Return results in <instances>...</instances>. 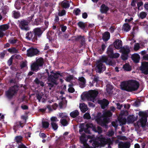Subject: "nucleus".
<instances>
[{
  "label": "nucleus",
  "mask_w": 148,
  "mask_h": 148,
  "mask_svg": "<svg viewBox=\"0 0 148 148\" xmlns=\"http://www.w3.org/2000/svg\"><path fill=\"white\" fill-rule=\"evenodd\" d=\"M74 77L73 75H69L66 77L65 80L67 82H70L71 80L73 79Z\"/></svg>",
  "instance_id": "nucleus-45"
},
{
  "label": "nucleus",
  "mask_w": 148,
  "mask_h": 148,
  "mask_svg": "<svg viewBox=\"0 0 148 148\" xmlns=\"http://www.w3.org/2000/svg\"><path fill=\"white\" fill-rule=\"evenodd\" d=\"M50 73H51L50 75L48 77L47 79L48 82H50L47 83L50 90H51L54 85L56 84L57 79L59 77V76H62L59 71H57L56 73H54L52 71H50Z\"/></svg>",
  "instance_id": "nucleus-4"
},
{
  "label": "nucleus",
  "mask_w": 148,
  "mask_h": 148,
  "mask_svg": "<svg viewBox=\"0 0 148 148\" xmlns=\"http://www.w3.org/2000/svg\"><path fill=\"white\" fill-rule=\"evenodd\" d=\"M77 25L79 27L83 29L85 28L86 27L85 23L82 21H79L77 23Z\"/></svg>",
  "instance_id": "nucleus-42"
},
{
  "label": "nucleus",
  "mask_w": 148,
  "mask_h": 148,
  "mask_svg": "<svg viewBox=\"0 0 148 148\" xmlns=\"http://www.w3.org/2000/svg\"><path fill=\"white\" fill-rule=\"evenodd\" d=\"M51 122L56 123V122L58 121V120L56 117H52L51 118Z\"/></svg>",
  "instance_id": "nucleus-56"
},
{
  "label": "nucleus",
  "mask_w": 148,
  "mask_h": 148,
  "mask_svg": "<svg viewBox=\"0 0 148 148\" xmlns=\"http://www.w3.org/2000/svg\"><path fill=\"white\" fill-rule=\"evenodd\" d=\"M41 27L34 28L32 31L28 32L25 34V38L28 40L37 43L38 38L42 36L43 31Z\"/></svg>",
  "instance_id": "nucleus-2"
},
{
  "label": "nucleus",
  "mask_w": 148,
  "mask_h": 148,
  "mask_svg": "<svg viewBox=\"0 0 148 148\" xmlns=\"http://www.w3.org/2000/svg\"><path fill=\"white\" fill-rule=\"evenodd\" d=\"M139 48L140 45L139 43H137L134 45V49L135 51H137Z\"/></svg>",
  "instance_id": "nucleus-57"
},
{
  "label": "nucleus",
  "mask_w": 148,
  "mask_h": 148,
  "mask_svg": "<svg viewBox=\"0 0 148 148\" xmlns=\"http://www.w3.org/2000/svg\"><path fill=\"white\" fill-rule=\"evenodd\" d=\"M86 128L85 129L84 132L88 134H90V130L89 129L91 128L92 131L99 134H101L102 132V128L99 126H97L96 128L95 125L92 123H88L86 125Z\"/></svg>",
  "instance_id": "nucleus-5"
},
{
  "label": "nucleus",
  "mask_w": 148,
  "mask_h": 148,
  "mask_svg": "<svg viewBox=\"0 0 148 148\" xmlns=\"http://www.w3.org/2000/svg\"><path fill=\"white\" fill-rule=\"evenodd\" d=\"M84 118L85 119H90L91 118V116H90V114L88 113H86L84 114Z\"/></svg>",
  "instance_id": "nucleus-54"
},
{
  "label": "nucleus",
  "mask_w": 148,
  "mask_h": 148,
  "mask_svg": "<svg viewBox=\"0 0 148 148\" xmlns=\"http://www.w3.org/2000/svg\"><path fill=\"white\" fill-rule=\"evenodd\" d=\"M98 94V91L95 90H91L89 92L85 94L84 95V97L88 101L94 102Z\"/></svg>",
  "instance_id": "nucleus-6"
},
{
  "label": "nucleus",
  "mask_w": 148,
  "mask_h": 148,
  "mask_svg": "<svg viewBox=\"0 0 148 148\" xmlns=\"http://www.w3.org/2000/svg\"><path fill=\"white\" fill-rule=\"evenodd\" d=\"M106 91L108 94H110L112 93V91L113 89V86L111 84H108L106 86Z\"/></svg>",
  "instance_id": "nucleus-28"
},
{
  "label": "nucleus",
  "mask_w": 148,
  "mask_h": 148,
  "mask_svg": "<svg viewBox=\"0 0 148 148\" xmlns=\"http://www.w3.org/2000/svg\"><path fill=\"white\" fill-rule=\"evenodd\" d=\"M119 122L121 123L123 125H124L125 124L126 122V120L125 118H121L119 119Z\"/></svg>",
  "instance_id": "nucleus-53"
},
{
  "label": "nucleus",
  "mask_w": 148,
  "mask_h": 148,
  "mask_svg": "<svg viewBox=\"0 0 148 148\" xmlns=\"http://www.w3.org/2000/svg\"><path fill=\"white\" fill-rule=\"evenodd\" d=\"M47 38L49 41L52 42L56 40L57 38V36L54 32L51 31L48 33L47 35Z\"/></svg>",
  "instance_id": "nucleus-17"
},
{
  "label": "nucleus",
  "mask_w": 148,
  "mask_h": 148,
  "mask_svg": "<svg viewBox=\"0 0 148 148\" xmlns=\"http://www.w3.org/2000/svg\"><path fill=\"white\" fill-rule=\"evenodd\" d=\"M99 140L101 144V147H103L106 145L107 144V140H106L105 138L101 137L99 138Z\"/></svg>",
  "instance_id": "nucleus-27"
},
{
  "label": "nucleus",
  "mask_w": 148,
  "mask_h": 148,
  "mask_svg": "<svg viewBox=\"0 0 148 148\" xmlns=\"http://www.w3.org/2000/svg\"><path fill=\"white\" fill-rule=\"evenodd\" d=\"M75 38V41H79L80 43V45L81 47L84 45L85 44V39L84 36H82L81 35H78L73 37Z\"/></svg>",
  "instance_id": "nucleus-14"
},
{
  "label": "nucleus",
  "mask_w": 148,
  "mask_h": 148,
  "mask_svg": "<svg viewBox=\"0 0 148 148\" xmlns=\"http://www.w3.org/2000/svg\"><path fill=\"white\" fill-rule=\"evenodd\" d=\"M60 122L62 125L66 126L68 124V123L66 119H62L60 120Z\"/></svg>",
  "instance_id": "nucleus-43"
},
{
  "label": "nucleus",
  "mask_w": 148,
  "mask_h": 148,
  "mask_svg": "<svg viewBox=\"0 0 148 148\" xmlns=\"http://www.w3.org/2000/svg\"><path fill=\"white\" fill-rule=\"evenodd\" d=\"M110 110H108L104 112L102 115L101 113H98L96 118V121L98 124L105 129L108 127V124L109 122V117L112 115L111 111L114 112L116 108L114 106H111L110 108Z\"/></svg>",
  "instance_id": "nucleus-1"
},
{
  "label": "nucleus",
  "mask_w": 148,
  "mask_h": 148,
  "mask_svg": "<svg viewBox=\"0 0 148 148\" xmlns=\"http://www.w3.org/2000/svg\"><path fill=\"white\" fill-rule=\"evenodd\" d=\"M98 103L100 104L101 107L102 109H105L109 104L108 101L105 99L99 100Z\"/></svg>",
  "instance_id": "nucleus-15"
},
{
  "label": "nucleus",
  "mask_w": 148,
  "mask_h": 148,
  "mask_svg": "<svg viewBox=\"0 0 148 148\" xmlns=\"http://www.w3.org/2000/svg\"><path fill=\"white\" fill-rule=\"evenodd\" d=\"M39 66L35 62H33L31 66V70L33 71L36 72L40 69Z\"/></svg>",
  "instance_id": "nucleus-21"
},
{
  "label": "nucleus",
  "mask_w": 148,
  "mask_h": 148,
  "mask_svg": "<svg viewBox=\"0 0 148 148\" xmlns=\"http://www.w3.org/2000/svg\"><path fill=\"white\" fill-rule=\"evenodd\" d=\"M99 81V77L98 76L96 75H93V79L92 81L93 82L95 83H96L95 85L96 87H98L99 86V84H98Z\"/></svg>",
  "instance_id": "nucleus-26"
},
{
  "label": "nucleus",
  "mask_w": 148,
  "mask_h": 148,
  "mask_svg": "<svg viewBox=\"0 0 148 148\" xmlns=\"http://www.w3.org/2000/svg\"><path fill=\"white\" fill-rule=\"evenodd\" d=\"M119 148H129L130 146V142H120L118 145Z\"/></svg>",
  "instance_id": "nucleus-18"
},
{
  "label": "nucleus",
  "mask_w": 148,
  "mask_h": 148,
  "mask_svg": "<svg viewBox=\"0 0 148 148\" xmlns=\"http://www.w3.org/2000/svg\"><path fill=\"white\" fill-rule=\"evenodd\" d=\"M18 40L16 38H12L8 40V42L10 44L14 45L16 44Z\"/></svg>",
  "instance_id": "nucleus-36"
},
{
  "label": "nucleus",
  "mask_w": 148,
  "mask_h": 148,
  "mask_svg": "<svg viewBox=\"0 0 148 148\" xmlns=\"http://www.w3.org/2000/svg\"><path fill=\"white\" fill-rule=\"evenodd\" d=\"M140 70L145 75L148 74V62H143L140 66Z\"/></svg>",
  "instance_id": "nucleus-13"
},
{
  "label": "nucleus",
  "mask_w": 148,
  "mask_h": 148,
  "mask_svg": "<svg viewBox=\"0 0 148 148\" xmlns=\"http://www.w3.org/2000/svg\"><path fill=\"white\" fill-rule=\"evenodd\" d=\"M103 64L101 62L97 61V63L96 66V70L99 73H101L102 71V69L103 68Z\"/></svg>",
  "instance_id": "nucleus-24"
},
{
  "label": "nucleus",
  "mask_w": 148,
  "mask_h": 148,
  "mask_svg": "<svg viewBox=\"0 0 148 148\" xmlns=\"http://www.w3.org/2000/svg\"><path fill=\"white\" fill-rule=\"evenodd\" d=\"M23 123L21 121H17L15 123L14 126V130L16 133L17 130V129L20 127L23 128L24 126Z\"/></svg>",
  "instance_id": "nucleus-19"
},
{
  "label": "nucleus",
  "mask_w": 148,
  "mask_h": 148,
  "mask_svg": "<svg viewBox=\"0 0 148 148\" xmlns=\"http://www.w3.org/2000/svg\"><path fill=\"white\" fill-rule=\"evenodd\" d=\"M120 51L122 53L121 57L122 60H127L128 58L129 53L130 51V49L123 47L120 49Z\"/></svg>",
  "instance_id": "nucleus-11"
},
{
  "label": "nucleus",
  "mask_w": 148,
  "mask_h": 148,
  "mask_svg": "<svg viewBox=\"0 0 148 148\" xmlns=\"http://www.w3.org/2000/svg\"><path fill=\"white\" fill-rule=\"evenodd\" d=\"M109 10V7L104 4H102L101 6L100 11L101 13L106 14Z\"/></svg>",
  "instance_id": "nucleus-20"
},
{
  "label": "nucleus",
  "mask_w": 148,
  "mask_h": 148,
  "mask_svg": "<svg viewBox=\"0 0 148 148\" xmlns=\"http://www.w3.org/2000/svg\"><path fill=\"white\" fill-rule=\"evenodd\" d=\"M23 137L21 136H17L15 137L14 140L16 142L18 145L20 143H22L21 141H22Z\"/></svg>",
  "instance_id": "nucleus-30"
},
{
  "label": "nucleus",
  "mask_w": 148,
  "mask_h": 148,
  "mask_svg": "<svg viewBox=\"0 0 148 148\" xmlns=\"http://www.w3.org/2000/svg\"><path fill=\"white\" fill-rule=\"evenodd\" d=\"M7 50L11 54L16 53L18 52V50L14 47L10 48Z\"/></svg>",
  "instance_id": "nucleus-37"
},
{
  "label": "nucleus",
  "mask_w": 148,
  "mask_h": 148,
  "mask_svg": "<svg viewBox=\"0 0 148 148\" xmlns=\"http://www.w3.org/2000/svg\"><path fill=\"white\" fill-rule=\"evenodd\" d=\"M43 22V20L42 19L40 18H38L35 20L34 22V24L35 25H40Z\"/></svg>",
  "instance_id": "nucleus-35"
},
{
  "label": "nucleus",
  "mask_w": 148,
  "mask_h": 148,
  "mask_svg": "<svg viewBox=\"0 0 148 148\" xmlns=\"http://www.w3.org/2000/svg\"><path fill=\"white\" fill-rule=\"evenodd\" d=\"M79 114V113L78 110H75L71 112L70 113V115L72 117L74 118L78 116Z\"/></svg>",
  "instance_id": "nucleus-34"
},
{
  "label": "nucleus",
  "mask_w": 148,
  "mask_h": 148,
  "mask_svg": "<svg viewBox=\"0 0 148 148\" xmlns=\"http://www.w3.org/2000/svg\"><path fill=\"white\" fill-rule=\"evenodd\" d=\"M78 80L79 81V82H86V80L83 77H82L79 78Z\"/></svg>",
  "instance_id": "nucleus-61"
},
{
  "label": "nucleus",
  "mask_w": 148,
  "mask_h": 148,
  "mask_svg": "<svg viewBox=\"0 0 148 148\" xmlns=\"http://www.w3.org/2000/svg\"><path fill=\"white\" fill-rule=\"evenodd\" d=\"M73 85L70 84L69 85V87L68 89V91L69 92L73 93L75 92V90L74 88L72 87Z\"/></svg>",
  "instance_id": "nucleus-47"
},
{
  "label": "nucleus",
  "mask_w": 148,
  "mask_h": 148,
  "mask_svg": "<svg viewBox=\"0 0 148 148\" xmlns=\"http://www.w3.org/2000/svg\"><path fill=\"white\" fill-rule=\"evenodd\" d=\"M18 27L22 30L27 31L29 29V22L26 19H22L18 21Z\"/></svg>",
  "instance_id": "nucleus-8"
},
{
  "label": "nucleus",
  "mask_w": 148,
  "mask_h": 148,
  "mask_svg": "<svg viewBox=\"0 0 148 148\" xmlns=\"http://www.w3.org/2000/svg\"><path fill=\"white\" fill-rule=\"evenodd\" d=\"M10 27L9 23L4 24L0 25V29L3 31L8 29Z\"/></svg>",
  "instance_id": "nucleus-29"
},
{
  "label": "nucleus",
  "mask_w": 148,
  "mask_h": 148,
  "mask_svg": "<svg viewBox=\"0 0 148 148\" xmlns=\"http://www.w3.org/2000/svg\"><path fill=\"white\" fill-rule=\"evenodd\" d=\"M139 83L135 80H131L127 82H123L121 84V89L127 92L135 91L138 88Z\"/></svg>",
  "instance_id": "nucleus-3"
},
{
  "label": "nucleus",
  "mask_w": 148,
  "mask_h": 148,
  "mask_svg": "<svg viewBox=\"0 0 148 148\" xmlns=\"http://www.w3.org/2000/svg\"><path fill=\"white\" fill-rule=\"evenodd\" d=\"M131 58L135 63H138L139 61L140 57L139 54H135L132 55Z\"/></svg>",
  "instance_id": "nucleus-22"
},
{
  "label": "nucleus",
  "mask_w": 148,
  "mask_h": 148,
  "mask_svg": "<svg viewBox=\"0 0 148 148\" xmlns=\"http://www.w3.org/2000/svg\"><path fill=\"white\" fill-rule=\"evenodd\" d=\"M127 120L128 122L130 123H133L134 121V119L132 116H129L127 118Z\"/></svg>",
  "instance_id": "nucleus-52"
},
{
  "label": "nucleus",
  "mask_w": 148,
  "mask_h": 148,
  "mask_svg": "<svg viewBox=\"0 0 148 148\" xmlns=\"http://www.w3.org/2000/svg\"><path fill=\"white\" fill-rule=\"evenodd\" d=\"M80 12L81 10L79 8H76L73 11V13L76 16L79 15Z\"/></svg>",
  "instance_id": "nucleus-49"
},
{
  "label": "nucleus",
  "mask_w": 148,
  "mask_h": 148,
  "mask_svg": "<svg viewBox=\"0 0 148 148\" xmlns=\"http://www.w3.org/2000/svg\"><path fill=\"white\" fill-rule=\"evenodd\" d=\"M39 51L36 48L31 47L27 50V55L28 57H32L36 55L38 53Z\"/></svg>",
  "instance_id": "nucleus-12"
},
{
  "label": "nucleus",
  "mask_w": 148,
  "mask_h": 148,
  "mask_svg": "<svg viewBox=\"0 0 148 148\" xmlns=\"http://www.w3.org/2000/svg\"><path fill=\"white\" fill-rule=\"evenodd\" d=\"M42 126L44 128H48L49 125L48 122L47 121H42Z\"/></svg>",
  "instance_id": "nucleus-48"
},
{
  "label": "nucleus",
  "mask_w": 148,
  "mask_h": 148,
  "mask_svg": "<svg viewBox=\"0 0 148 148\" xmlns=\"http://www.w3.org/2000/svg\"><path fill=\"white\" fill-rule=\"evenodd\" d=\"M86 82H79V86L82 88H83L85 87Z\"/></svg>",
  "instance_id": "nucleus-63"
},
{
  "label": "nucleus",
  "mask_w": 148,
  "mask_h": 148,
  "mask_svg": "<svg viewBox=\"0 0 148 148\" xmlns=\"http://www.w3.org/2000/svg\"><path fill=\"white\" fill-rule=\"evenodd\" d=\"M13 56H12L8 61V63L9 66L11 65L12 64L13 59Z\"/></svg>",
  "instance_id": "nucleus-58"
},
{
  "label": "nucleus",
  "mask_w": 148,
  "mask_h": 148,
  "mask_svg": "<svg viewBox=\"0 0 148 148\" xmlns=\"http://www.w3.org/2000/svg\"><path fill=\"white\" fill-rule=\"evenodd\" d=\"M18 89V87L17 85H14L11 87L6 92V94L7 97L10 99H12L14 95L17 93Z\"/></svg>",
  "instance_id": "nucleus-7"
},
{
  "label": "nucleus",
  "mask_w": 148,
  "mask_h": 148,
  "mask_svg": "<svg viewBox=\"0 0 148 148\" xmlns=\"http://www.w3.org/2000/svg\"><path fill=\"white\" fill-rule=\"evenodd\" d=\"M37 63L39 67H42L43 66L44 63V59L42 58H40L38 59L36 58V60L35 62Z\"/></svg>",
  "instance_id": "nucleus-23"
},
{
  "label": "nucleus",
  "mask_w": 148,
  "mask_h": 148,
  "mask_svg": "<svg viewBox=\"0 0 148 148\" xmlns=\"http://www.w3.org/2000/svg\"><path fill=\"white\" fill-rule=\"evenodd\" d=\"M123 68L127 71H130L132 69L130 65L126 63L123 65Z\"/></svg>",
  "instance_id": "nucleus-40"
},
{
  "label": "nucleus",
  "mask_w": 148,
  "mask_h": 148,
  "mask_svg": "<svg viewBox=\"0 0 148 148\" xmlns=\"http://www.w3.org/2000/svg\"><path fill=\"white\" fill-rule=\"evenodd\" d=\"M108 58H107L105 56H103L101 59L100 60L98 61L99 62H101L102 63H103V62H105L106 64L107 62V61H108Z\"/></svg>",
  "instance_id": "nucleus-44"
},
{
  "label": "nucleus",
  "mask_w": 148,
  "mask_h": 148,
  "mask_svg": "<svg viewBox=\"0 0 148 148\" xmlns=\"http://www.w3.org/2000/svg\"><path fill=\"white\" fill-rule=\"evenodd\" d=\"M63 139L61 137H59L56 141V143L58 146H61L63 143Z\"/></svg>",
  "instance_id": "nucleus-38"
},
{
  "label": "nucleus",
  "mask_w": 148,
  "mask_h": 148,
  "mask_svg": "<svg viewBox=\"0 0 148 148\" xmlns=\"http://www.w3.org/2000/svg\"><path fill=\"white\" fill-rule=\"evenodd\" d=\"M138 115L141 117L140 119L141 126L143 127L145 126L146 123L147 121V114L142 111H139Z\"/></svg>",
  "instance_id": "nucleus-10"
},
{
  "label": "nucleus",
  "mask_w": 148,
  "mask_h": 148,
  "mask_svg": "<svg viewBox=\"0 0 148 148\" xmlns=\"http://www.w3.org/2000/svg\"><path fill=\"white\" fill-rule=\"evenodd\" d=\"M61 27V29L62 32H64L67 29V27L65 26L62 25L60 26Z\"/></svg>",
  "instance_id": "nucleus-62"
},
{
  "label": "nucleus",
  "mask_w": 148,
  "mask_h": 148,
  "mask_svg": "<svg viewBox=\"0 0 148 148\" xmlns=\"http://www.w3.org/2000/svg\"><path fill=\"white\" fill-rule=\"evenodd\" d=\"M143 3L142 1H140V2H138L137 3V6L138 9H139L140 7L143 5Z\"/></svg>",
  "instance_id": "nucleus-60"
},
{
  "label": "nucleus",
  "mask_w": 148,
  "mask_h": 148,
  "mask_svg": "<svg viewBox=\"0 0 148 148\" xmlns=\"http://www.w3.org/2000/svg\"><path fill=\"white\" fill-rule=\"evenodd\" d=\"M17 10H19L21 8L20 3L18 1H16L14 4Z\"/></svg>",
  "instance_id": "nucleus-51"
},
{
  "label": "nucleus",
  "mask_w": 148,
  "mask_h": 148,
  "mask_svg": "<svg viewBox=\"0 0 148 148\" xmlns=\"http://www.w3.org/2000/svg\"><path fill=\"white\" fill-rule=\"evenodd\" d=\"M66 14V11L64 10H63L61 11H59L58 12V16H62L65 15Z\"/></svg>",
  "instance_id": "nucleus-50"
},
{
  "label": "nucleus",
  "mask_w": 148,
  "mask_h": 148,
  "mask_svg": "<svg viewBox=\"0 0 148 148\" xmlns=\"http://www.w3.org/2000/svg\"><path fill=\"white\" fill-rule=\"evenodd\" d=\"M12 13L13 16L16 19L18 18L21 16L20 12L18 11H13L12 12Z\"/></svg>",
  "instance_id": "nucleus-33"
},
{
  "label": "nucleus",
  "mask_w": 148,
  "mask_h": 148,
  "mask_svg": "<svg viewBox=\"0 0 148 148\" xmlns=\"http://www.w3.org/2000/svg\"><path fill=\"white\" fill-rule=\"evenodd\" d=\"M79 108L81 111L83 113L85 112L88 110L87 106H85L84 103L80 104Z\"/></svg>",
  "instance_id": "nucleus-32"
},
{
  "label": "nucleus",
  "mask_w": 148,
  "mask_h": 148,
  "mask_svg": "<svg viewBox=\"0 0 148 148\" xmlns=\"http://www.w3.org/2000/svg\"><path fill=\"white\" fill-rule=\"evenodd\" d=\"M51 124L54 130H56L58 128V126L56 123L51 122Z\"/></svg>",
  "instance_id": "nucleus-46"
},
{
  "label": "nucleus",
  "mask_w": 148,
  "mask_h": 148,
  "mask_svg": "<svg viewBox=\"0 0 148 148\" xmlns=\"http://www.w3.org/2000/svg\"><path fill=\"white\" fill-rule=\"evenodd\" d=\"M144 7L145 10L148 11V2H146L144 4Z\"/></svg>",
  "instance_id": "nucleus-64"
},
{
  "label": "nucleus",
  "mask_w": 148,
  "mask_h": 148,
  "mask_svg": "<svg viewBox=\"0 0 148 148\" xmlns=\"http://www.w3.org/2000/svg\"><path fill=\"white\" fill-rule=\"evenodd\" d=\"M110 37V33L108 32H106L103 35L102 39L104 41H106L109 39Z\"/></svg>",
  "instance_id": "nucleus-25"
},
{
  "label": "nucleus",
  "mask_w": 148,
  "mask_h": 148,
  "mask_svg": "<svg viewBox=\"0 0 148 148\" xmlns=\"http://www.w3.org/2000/svg\"><path fill=\"white\" fill-rule=\"evenodd\" d=\"M114 46L115 48L117 49H121L122 47V42L120 39H116L113 43Z\"/></svg>",
  "instance_id": "nucleus-16"
},
{
  "label": "nucleus",
  "mask_w": 148,
  "mask_h": 148,
  "mask_svg": "<svg viewBox=\"0 0 148 148\" xmlns=\"http://www.w3.org/2000/svg\"><path fill=\"white\" fill-rule=\"evenodd\" d=\"M123 29L126 32H128L130 29V25L127 23H125L123 27Z\"/></svg>",
  "instance_id": "nucleus-39"
},
{
  "label": "nucleus",
  "mask_w": 148,
  "mask_h": 148,
  "mask_svg": "<svg viewBox=\"0 0 148 148\" xmlns=\"http://www.w3.org/2000/svg\"><path fill=\"white\" fill-rule=\"evenodd\" d=\"M147 13L144 12H140L138 16L139 18L142 19L145 18L147 16Z\"/></svg>",
  "instance_id": "nucleus-41"
},
{
  "label": "nucleus",
  "mask_w": 148,
  "mask_h": 148,
  "mask_svg": "<svg viewBox=\"0 0 148 148\" xmlns=\"http://www.w3.org/2000/svg\"><path fill=\"white\" fill-rule=\"evenodd\" d=\"M107 53L108 56L110 58H117L120 56L119 54L118 53H114L112 45H110L108 47L107 49Z\"/></svg>",
  "instance_id": "nucleus-9"
},
{
  "label": "nucleus",
  "mask_w": 148,
  "mask_h": 148,
  "mask_svg": "<svg viewBox=\"0 0 148 148\" xmlns=\"http://www.w3.org/2000/svg\"><path fill=\"white\" fill-rule=\"evenodd\" d=\"M18 148H27L23 143H20L18 145Z\"/></svg>",
  "instance_id": "nucleus-59"
},
{
  "label": "nucleus",
  "mask_w": 148,
  "mask_h": 148,
  "mask_svg": "<svg viewBox=\"0 0 148 148\" xmlns=\"http://www.w3.org/2000/svg\"><path fill=\"white\" fill-rule=\"evenodd\" d=\"M61 6L63 8L66 9L70 6V4L68 1H63L61 2Z\"/></svg>",
  "instance_id": "nucleus-31"
},
{
  "label": "nucleus",
  "mask_w": 148,
  "mask_h": 148,
  "mask_svg": "<svg viewBox=\"0 0 148 148\" xmlns=\"http://www.w3.org/2000/svg\"><path fill=\"white\" fill-rule=\"evenodd\" d=\"M42 95L40 94H37L36 95V97L37 99L38 100V102H40V101L41 99L42 98Z\"/></svg>",
  "instance_id": "nucleus-55"
}]
</instances>
